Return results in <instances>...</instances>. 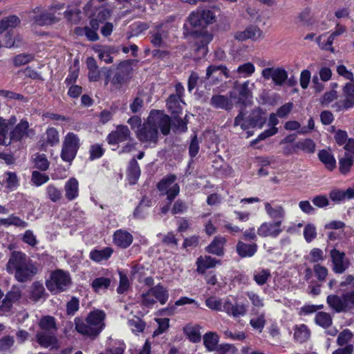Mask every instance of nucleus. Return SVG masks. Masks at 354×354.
<instances>
[{
	"mask_svg": "<svg viewBox=\"0 0 354 354\" xmlns=\"http://www.w3.org/2000/svg\"><path fill=\"white\" fill-rule=\"evenodd\" d=\"M160 129L164 136L169 134L171 131V118L160 111L152 110L147 120L137 131V138L145 147H154L158 142Z\"/></svg>",
	"mask_w": 354,
	"mask_h": 354,
	"instance_id": "f257e3e1",
	"label": "nucleus"
},
{
	"mask_svg": "<svg viewBox=\"0 0 354 354\" xmlns=\"http://www.w3.org/2000/svg\"><path fill=\"white\" fill-rule=\"evenodd\" d=\"M184 35L190 36L196 41L195 50L201 52L204 56L207 53V44L212 40L213 35L206 28V22L203 20L198 12H192L187 18V22L184 24Z\"/></svg>",
	"mask_w": 354,
	"mask_h": 354,
	"instance_id": "f03ea898",
	"label": "nucleus"
},
{
	"mask_svg": "<svg viewBox=\"0 0 354 354\" xmlns=\"http://www.w3.org/2000/svg\"><path fill=\"white\" fill-rule=\"evenodd\" d=\"M6 270L14 274L15 279L19 282L30 280L38 272V268L26 254L15 251L11 253L6 264Z\"/></svg>",
	"mask_w": 354,
	"mask_h": 354,
	"instance_id": "7ed1b4c3",
	"label": "nucleus"
},
{
	"mask_svg": "<svg viewBox=\"0 0 354 354\" xmlns=\"http://www.w3.org/2000/svg\"><path fill=\"white\" fill-rule=\"evenodd\" d=\"M205 305L211 310L223 311L234 318L243 317L248 311V306L245 304H233L229 297L223 300L216 297H209L205 300Z\"/></svg>",
	"mask_w": 354,
	"mask_h": 354,
	"instance_id": "20e7f679",
	"label": "nucleus"
},
{
	"mask_svg": "<svg viewBox=\"0 0 354 354\" xmlns=\"http://www.w3.org/2000/svg\"><path fill=\"white\" fill-rule=\"evenodd\" d=\"M105 314L102 310L91 312L84 323L80 319H75V329L81 334L88 336H97L104 326Z\"/></svg>",
	"mask_w": 354,
	"mask_h": 354,
	"instance_id": "39448f33",
	"label": "nucleus"
},
{
	"mask_svg": "<svg viewBox=\"0 0 354 354\" xmlns=\"http://www.w3.org/2000/svg\"><path fill=\"white\" fill-rule=\"evenodd\" d=\"M264 112L260 107H256L250 113L247 118H245V113L241 111L237 116L234 118V126H241L243 130L249 128H262L266 121V118L263 117Z\"/></svg>",
	"mask_w": 354,
	"mask_h": 354,
	"instance_id": "423d86ee",
	"label": "nucleus"
},
{
	"mask_svg": "<svg viewBox=\"0 0 354 354\" xmlns=\"http://www.w3.org/2000/svg\"><path fill=\"white\" fill-rule=\"evenodd\" d=\"M71 279L68 272L63 270L53 271L46 281L47 289L53 294L65 291L71 285Z\"/></svg>",
	"mask_w": 354,
	"mask_h": 354,
	"instance_id": "0eeeda50",
	"label": "nucleus"
},
{
	"mask_svg": "<svg viewBox=\"0 0 354 354\" xmlns=\"http://www.w3.org/2000/svg\"><path fill=\"white\" fill-rule=\"evenodd\" d=\"M132 63L133 60L131 59L124 60L112 69L111 84L116 88L120 89L123 84L131 80L133 73Z\"/></svg>",
	"mask_w": 354,
	"mask_h": 354,
	"instance_id": "6e6552de",
	"label": "nucleus"
},
{
	"mask_svg": "<svg viewBox=\"0 0 354 354\" xmlns=\"http://www.w3.org/2000/svg\"><path fill=\"white\" fill-rule=\"evenodd\" d=\"M327 302L336 312H345L354 309V291L346 292L342 297L329 295L327 297Z\"/></svg>",
	"mask_w": 354,
	"mask_h": 354,
	"instance_id": "1a4fd4ad",
	"label": "nucleus"
},
{
	"mask_svg": "<svg viewBox=\"0 0 354 354\" xmlns=\"http://www.w3.org/2000/svg\"><path fill=\"white\" fill-rule=\"evenodd\" d=\"M80 148V139L74 133H68L63 142L61 157L64 161L71 162L76 156Z\"/></svg>",
	"mask_w": 354,
	"mask_h": 354,
	"instance_id": "9d476101",
	"label": "nucleus"
},
{
	"mask_svg": "<svg viewBox=\"0 0 354 354\" xmlns=\"http://www.w3.org/2000/svg\"><path fill=\"white\" fill-rule=\"evenodd\" d=\"M250 82L248 80L242 84L237 81L234 82L233 91L229 93L232 99L236 100V103L246 106L251 103L252 99V92L249 88Z\"/></svg>",
	"mask_w": 354,
	"mask_h": 354,
	"instance_id": "9b49d317",
	"label": "nucleus"
},
{
	"mask_svg": "<svg viewBox=\"0 0 354 354\" xmlns=\"http://www.w3.org/2000/svg\"><path fill=\"white\" fill-rule=\"evenodd\" d=\"M266 80L272 79L275 86H282L288 78V72L283 68H266L261 72Z\"/></svg>",
	"mask_w": 354,
	"mask_h": 354,
	"instance_id": "f8f14e48",
	"label": "nucleus"
},
{
	"mask_svg": "<svg viewBox=\"0 0 354 354\" xmlns=\"http://www.w3.org/2000/svg\"><path fill=\"white\" fill-rule=\"evenodd\" d=\"M158 189L162 194L167 196V199L170 202L172 201L180 192V187L175 182V178H162L158 184Z\"/></svg>",
	"mask_w": 354,
	"mask_h": 354,
	"instance_id": "ddd939ff",
	"label": "nucleus"
},
{
	"mask_svg": "<svg viewBox=\"0 0 354 354\" xmlns=\"http://www.w3.org/2000/svg\"><path fill=\"white\" fill-rule=\"evenodd\" d=\"M345 99L342 102H335L332 106L337 111L348 109L354 106V84L346 83L343 88Z\"/></svg>",
	"mask_w": 354,
	"mask_h": 354,
	"instance_id": "4468645a",
	"label": "nucleus"
},
{
	"mask_svg": "<svg viewBox=\"0 0 354 354\" xmlns=\"http://www.w3.org/2000/svg\"><path fill=\"white\" fill-rule=\"evenodd\" d=\"M282 232L280 221L264 222L257 230V234L262 237H277Z\"/></svg>",
	"mask_w": 354,
	"mask_h": 354,
	"instance_id": "2eb2a0df",
	"label": "nucleus"
},
{
	"mask_svg": "<svg viewBox=\"0 0 354 354\" xmlns=\"http://www.w3.org/2000/svg\"><path fill=\"white\" fill-rule=\"evenodd\" d=\"M263 37L262 30L257 26L251 25L248 26L245 30L239 31L234 33L235 39L243 41L246 39L256 41Z\"/></svg>",
	"mask_w": 354,
	"mask_h": 354,
	"instance_id": "dca6fc26",
	"label": "nucleus"
},
{
	"mask_svg": "<svg viewBox=\"0 0 354 354\" xmlns=\"http://www.w3.org/2000/svg\"><path fill=\"white\" fill-rule=\"evenodd\" d=\"M131 135L130 130L127 126L119 125L115 131L111 132L106 140L109 145H116L119 142L127 140Z\"/></svg>",
	"mask_w": 354,
	"mask_h": 354,
	"instance_id": "f3484780",
	"label": "nucleus"
},
{
	"mask_svg": "<svg viewBox=\"0 0 354 354\" xmlns=\"http://www.w3.org/2000/svg\"><path fill=\"white\" fill-rule=\"evenodd\" d=\"M21 297V290L17 287H13L9 291L4 299L2 304L0 306V315L9 312L12 306V304L17 302Z\"/></svg>",
	"mask_w": 354,
	"mask_h": 354,
	"instance_id": "a211bd4d",
	"label": "nucleus"
},
{
	"mask_svg": "<svg viewBox=\"0 0 354 354\" xmlns=\"http://www.w3.org/2000/svg\"><path fill=\"white\" fill-rule=\"evenodd\" d=\"M265 210L269 218L273 219L274 221H280L282 224L286 216V211L282 205L276 204L273 201L266 202L265 203Z\"/></svg>",
	"mask_w": 354,
	"mask_h": 354,
	"instance_id": "6ab92c4d",
	"label": "nucleus"
},
{
	"mask_svg": "<svg viewBox=\"0 0 354 354\" xmlns=\"http://www.w3.org/2000/svg\"><path fill=\"white\" fill-rule=\"evenodd\" d=\"M133 237L127 230L120 229L116 230L113 235V243L120 248H127L133 243Z\"/></svg>",
	"mask_w": 354,
	"mask_h": 354,
	"instance_id": "aec40b11",
	"label": "nucleus"
},
{
	"mask_svg": "<svg viewBox=\"0 0 354 354\" xmlns=\"http://www.w3.org/2000/svg\"><path fill=\"white\" fill-rule=\"evenodd\" d=\"M330 257L333 263V270L337 273L344 272L348 266V263L345 259L344 253L333 249L330 252Z\"/></svg>",
	"mask_w": 354,
	"mask_h": 354,
	"instance_id": "412c9836",
	"label": "nucleus"
},
{
	"mask_svg": "<svg viewBox=\"0 0 354 354\" xmlns=\"http://www.w3.org/2000/svg\"><path fill=\"white\" fill-rule=\"evenodd\" d=\"M28 122L25 120H21L14 129L10 133V140L13 142H19L22 140L24 136H28Z\"/></svg>",
	"mask_w": 354,
	"mask_h": 354,
	"instance_id": "4be33fe9",
	"label": "nucleus"
},
{
	"mask_svg": "<svg viewBox=\"0 0 354 354\" xmlns=\"http://www.w3.org/2000/svg\"><path fill=\"white\" fill-rule=\"evenodd\" d=\"M36 337L37 342L44 348L53 349L59 347L57 337L51 333L44 331L38 333Z\"/></svg>",
	"mask_w": 354,
	"mask_h": 354,
	"instance_id": "5701e85b",
	"label": "nucleus"
},
{
	"mask_svg": "<svg viewBox=\"0 0 354 354\" xmlns=\"http://www.w3.org/2000/svg\"><path fill=\"white\" fill-rule=\"evenodd\" d=\"M232 98L223 95H213L210 99L209 104L215 109H221L230 111L233 107Z\"/></svg>",
	"mask_w": 354,
	"mask_h": 354,
	"instance_id": "b1692460",
	"label": "nucleus"
},
{
	"mask_svg": "<svg viewBox=\"0 0 354 354\" xmlns=\"http://www.w3.org/2000/svg\"><path fill=\"white\" fill-rule=\"evenodd\" d=\"M196 264V271L199 274H203L206 270L214 268L217 264L220 265L221 261L210 256H201L197 259Z\"/></svg>",
	"mask_w": 354,
	"mask_h": 354,
	"instance_id": "393cba45",
	"label": "nucleus"
},
{
	"mask_svg": "<svg viewBox=\"0 0 354 354\" xmlns=\"http://www.w3.org/2000/svg\"><path fill=\"white\" fill-rule=\"evenodd\" d=\"M226 243V239L221 236L214 237L210 244L206 247V252L217 255L223 256L224 254V245Z\"/></svg>",
	"mask_w": 354,
	"mask_h": 354,
	"instance_id": "a878e982",
	"label": "nucleus"
},
{
	"mask_svg": "<svg viewBox=\"0 0 354 354\" xmlns=\"http://www.w3.org/2000/svg\"><path fill=\"white\" fill-rule=\"evenodd\" d=\"M113 252V250L110 247H106L102 250H93L89 254V257L93 261L100 263L109 259Z\"/></svg>",
	"mask_w": 354,
	"mask_h": 354,
	"instance_id": "bb28decb",
	"label": "nucleus"
},
{
	"mask_svg": "<svg viewBox=\"0 0 354 354\" xmlns=\"http://www.w3.org/2000/svg\"><path fill=\"white\" fill-rule=\"evenodd\" d=\"M47 294L43 284L40 282L35 281L30 287V299L34 301H38L40 299H45Z\"/></svg>",
	"mask_w": 354,
	"mask_h": 354,
	"instance_id": "cd10ccee",
	"label": "nucleus"
},
{
	"mask_svg": "<svg viewBox=\"0 0 354 354\" xmlns=\"http://www.w3.org/2000/svg\"><path fill=\"white\" fill-rule=\"evenodd\" d=\"M86 65L88 69V80L91 82H97L100 78V72L96 60L93 57H88L86 59Z\"/></svg>",
	"mask_w": 354,
	"mask_h": 354,
	"instance_id": "c85d7f7f",
	"label": "nucleus"
},
{
	"mask_svg": "<svg viewBox=\"0 0 354 354\" xmlns=\"http://www.w3.org/2000/svg\"><path fill=\"white\" fill-rule=\"evenodd\" d=\"M79 194V183L75 178H71L65 185V196L69 201L75 199Z\"/></svg>",
	"mask_w": 354,
	"mask_h": 354,
	"instance_id": "c756f323",
	"label": "nucleus"
},
{
	"mask_svg": "<svg viewBox=\"0 0 354 354\" xmlns=\"http://www.w3.org/2000/svg\"><path fill=\"white\" fill-rule=\"evenodd\" d=\"M257 244H246L239 241L236 245V251L241 257H252L257 252Z\"/></svg>",
	"mask_w": 354,
	"mask_h": 354,
	"instance_id": "7c9ffc66",
	"label": "nucleus"
},
{
	"mask_svg": "<svg viewBox=\"0 0 354 354\" xmlns=\"http://www.w3.org/2000/svg\"><path fill=\"white\" fill-rule=\"evenodd\" d=\"M20 23L21 20L17 15H12L3 17L0 21V34H2L10 28H16Z\"/></svg>",
	"mask_w": 354,
	"mask_h": 354,
	"instance_id": "2f4dec72",
	"label": "nucleus"
},
{
	"mask_svg": "<svg viewBox=\"0 0 354 354\" xmlns=\"http://www.w3.org/2000/svg\"><path fill=\"white\" fill-rule=\"evenodd\" d=\"M319 160L329 169L333 170L336 166V160L333 154L325 149L320 150L318 153Z\"/></svg>",
	"mask_w": 354,
	"mask_h": 354,
	"instance_id": "473e14b6",
	"label": "nucleus"
},
{
	"mask_svg": "<svg viewBox=\"0 0 354 354\" xmlns=\"http://www.w3.org/2000/svg\"><path fill=\"white\" fill-rule=\"evenodd\" d=\"M271 277V272L269 269L259 268L253 272V279L259 286H263Z\"/></svg>",
	"mask_w": 354,
	"mask_h": 354,
	"instance_id": "72a5a7b5",
	"label": "nucleus"
},
{
	"mask_svg": "<svg viewBox=\"0 0 354 354\" xmlns=\"http://www.w3.org/2000/svg\"><path fill=\"white\" fill-rule=\"evenodd\" d=\"M310 332L305 324L297 325L295 328V339L299 342H304L310 337Z\"/></svg>",
	"mask_w": 354,
	"mask_h": 354,
	"instance_id": "f704fd0d",
	"label": "nucleus"
},
{
	"mask_svg": "<svg viewBox=\"0 0 354 354\" xmlns=\"http://www.w3.org/2000/svg\"><path fill=\"white\" fill-rule=\"evenodd\" d=\"M156 301H158L162 305L165 304L169 299L167 290L160 284L152 288Z\"/></svg>",
	"mask_w": 354,
	"mask_h": 354,
	"instance_id": "c9c22d12",
	"label": "nucleus"
},
{
	"mask_svg": "<svg viewBox=\"0 0 354 354\" xmlns=\"http://www.w3.org/2000/svg\"><path fill=\"white\" fill-rule=\"evenodd\" d=\"M46 138L45 142L42 144L41 147H44L46 145L54 146L59 143V133L55 128H48L46 132Z\"/></svg>",
	"mask_w": 354,
	"mask_h": 354,
	"instance_id": "e433bc0d",
	"label": "nucleus"
},
{
	"mask_svg": "<svg viewBox=\"0 0 354 354\" xmlns=\"http://www.w3.org/2000/svg\"><path fill=\"white\" fill-rule=\"evenodd\" d=\"M162 25L159 24L156 26V31L151 32L150 41L154 47H162L165 44L162 37V32L160 29Z\"/></svg>",
	"mask_w": 354,
	"mask_h": 354,
	"instance_id": "4c0bfd02",
	"label": "nucleus"
},
{
	"mask_svg": "<svg viewBox=\"0 0 354 354\" xmlns=\"http://www.w3.org/2000/svg\"><path fill=\"white\" fill-rule=\"evenodd\" d=\"M245 295L251 302L254 310H259L265 306L263 297L254 291H248Z\"/></svg>",
	"mask_w": 354,
	"mask_h": 354,
	"instance_id": "58836bf2",
	"label": "nucleus"
},
{
	"mask_svg": "<svg viewBox=\"0 0 354 354\" xmlns=\"http://www.w3.org/2000/svg\"><path fill=\"white\" fill-rule=\"evenodd\" d=\"M218 342V337L214 333H207L203 337V343L208 351H214L216 349Z\"/></svg>",
	"mask_w": 354,
	"mask_h": 354,
	"instance_id": "ea45409f",
	"label": "nucleus"
},
{
	"mask_svg": "<svg viewBox=\"0 0 354 354\" xmlns=\"http://www.w3.org/2000/svg\"><path fill=\"white\" fill-rule=\"evenodd\" d=\"M187 115L185 119H182L179 116L174 117V122L171 123V128L175 133H183L187 131V120H186Z\"/></svg>",
	"mask_w": 354,
	"mask_h": 354,
	"instance_id": "a19ab883",
	"label": "nucleus"
},
{
	"mask_svg": "<svg viewBox=\"0 0 354 354\" xmlns=\"http://www.w3.org/2000/svg\"><path fill=\"white\" fill-rule=\"evenodd\" d=\"M295 147L306 153H313L315 150V143L312 139L308 138L296 142Z\"/></svg>",
	"mask_w": 354,
	"mask_h": 354,
	"instance_id": "79ce46f5",
	"label": "nucleus"
},
{
	"mask_svg": "<svg viewBox=\"0 0 354 354\" xmlns=\"http://www.w3.org/2000/svg\"><path fill=\"white\" fill-rule=\"evenodd\" d=\"M184 330L190 341L193 342H198L201 341V335L198 326H187L185 327Z\"/></svg>",
	"mask_w": 354,
	"mask_h": 354,
	"instance_id": "37998d69",
	"label": "nucleus"
},
{
	"mask_svg": "<svg viewBox=\"0 0 354 354\" xmlns=\"http://www.w3.org/2000/svg\"><path fill=\"white\" fill-rule=\"evenodd\" d=\"M315 322L317 325L323 328H327L332 324V317L327 313L319 312L316 314Z\"/></svg>",
	"mask_w": 354,
	"mask_h": 354,
	"instance_id": "c03bdc74",
	"label": "nucleus"
},
{
	"mask_svg": "<svg viewBox=\"0 0 354 354\" xmlns=\"http://www.w3.org/2000/svg\"><path fill=\"white\" fill-rule=\"evenodd\" d=\"M54 17L53 15L44 12L35 16L33 19L35 23L42 26L51 24L53 22Z\"/></svg>",
	"mask_w": 354,
	"mask_h": 354,
	"instance_id": "a18cd8bd",
	"label": "nucleus"
},
{
	"mask_svg": "<svg viewBox=\"0 0 354 354\" xmlns=\"http://www.w3.org/2000/svg\"><path fill=\"white\" fill-rule=\"evenodd\" d=\"M250 324L254 330L261 333L266 325L264 313H260L257 317L252 318L250 321Z\"/></svg>",
	"mask_w": 354,
	"mask_h": 354,
	"instance_id": "49530a36",
	"label": "nucleus"
},
{
	"mask_svg": "<svg viewBox=\"0 0 354 354\" xmlns=\"http://www.w3.org/2000/svg\"><path fill=\"white\" fill-rule=\"evenodd\" d=\"M128 324L129 328L134 333L142 332L145 327V323L136 316H133L131 319H129Z\"/></svg>",
	"mask_w": 354,
	"mask_h": 354,
	"instance_id": "de8ad7c7",
	"label": "nucleus"
},
{
	"mask_svg": "<svg viewBox=\"0 0 354 354\" xmlns=\"http://www.w3.org/2000/svg\"><path fill=\"white\" fill-rule=\"evenodd\" d=\"M316 226L313 223H308L304 228V237L306 242L310 243L317 237Z\"/></svg>",
	"mask_w": 354,
	"mask_h": 354,
	"instance_id": "09e8293b",
	"label": "nucleus"
},
{
	"mask_svg": "<svg viewBox=\"0 0 354 354\" xmlns=\"http://www.w3.org/2000/svg\"><path fill=\"white\" fill-rule=\"evenodd\" d=\"M111 280L106 277H99L94 279L91 283L93 288L95 292H99L109 288Z\"/></svg>",
	"mask_w": 354,
	"mask_h": 354,
	"instance_id": "8fccbe9b",
	"label": "nucleus"
},
{
	"mask_svg": "<svg viewBox=\"0 0 354 354\" xmlns=\"http://www.w3.org/2000/svg\"><path fill=\"white\" fill-rule=\"evenodd\" d=\"M255 71V67L251 62H247L240 65L236 72L239 75V77H246L250 76Z\"/></svg>",
	"mask_w": 354,
	"mask_h": 354,
	"instance_id": "3c124183",
	"label": "nucleus"
},
{
	"mask_svg": "<svg viewBox=\"0 0 354 354\" xmlns=\"http://www.w3.org/2000/svg\"><path fill=\"white\" fill-rule=\"evenodd\" d=\"M339 170L342 174L346 175L349 171L351 167L353 164V159L352 156H348L346 153L345 157L339 159Z\"/></svg>",
	"mask_w": 354,
	"mask_h": 354,
	"instance_id": "603ef678",
	"label": "nucleus"
},
{
	"mask_svg": "<svg viewBox=\"0 0 354 354\" xmlns=\"http://www.w3.org/2000/svg\"><path fill=\"white\" fill-rule=\"evenodd\" d=\"M326 259V255L324 253V251L319 248H313L308 257V259L311 263H317L319 261H323Z\"/></svg>",
	"mask_w": 354,
	"mask_h": 354,
	"instance_id": "864d4df0",
	"label": "nucleus"
},
{
	"mask_svg": "<svg viewBox=\"0 0 354 354\" xmlns=\"http://www.w3.org/2000/svg\"><path fill=\"white\" fill-rule=\"evenodd\" d=\"M141 304L148 308L152 307L156 303V299L152 288L141 295Z\"/></svg>",
	"mask_w": 354,
	"mask_h": 354,
	"instance_id": "5fc2aeb1",
	"label": "nucleus"
},
{
	"mask_svg": "<svg viewBox=\"0 0 354 354\" xmlns=\"http://www.w3.org/2000/svg\"><path fill=\"white\" fill-rule=\"evenodd\" d=\"M39 326L42 330L46 331L55 330V322L53 317L45 316L39 322Z\"/></svg>",
	"mask_w": 354,
	"mask_h": 354,
	"instance_id": "6e6d98bb",
	"label": "nucleus"
},
{
	"mask_svg": "<svg viewBox=\"0 0 354 354\" xmlns=\"http://www.w3.org/2000/svg\"><path fill=\"white\" fill-rule=\"evenodd\" d=\"M125 344L121 342H115L111 347H109L104 352L98 354H123Z\"/></svg>",
	"mask_w": 354,
	"mask_h": 354,
	"instance_id": "4d7b16f0",
	"label": "nucleus"
},
{
	"mask_svg": "<svg viewBox=\"0 0 354 354\" xmlns=\"http://www.w3.org/2000/svg\"><path fill=\"white\" fill-rule=\"evenodd\" d=\"M34 59L31 54L21 53L14 57L13 62L15 66H20L29 63Z\"/></svg>",
	"mask_w": 354,
	"mask_h": 354,
	"instance_id": "13d9d810",
	"label": "nucleus"
},
{
	"mask_svg": "<svg viewBox=\"0 0 354 354\" xmlns=\"http://www.w3.org/2000/svg\"><path fill=\"white\" fill-rule=\"evenodd\" d=\"M221 71V73L226 77H228V69L226 66L223 65H210L207 67L206 71V79H209L211 75L215 73L216 71Z\"/></svg>",
	"mask_w": 354,
	"mask_h": 354,
	"instance_id": "bf43d9fd",
	"label": "nucleus"
},
{
	"mask_svg": "<svg viewBox=\"0 0 354 354\" xmlns=\"http://www.w3.org/2000/svg\"><path fill=\"white\" fill-rule=\"evenodd\" d=\"M34 162L35 167L41 171L46 170L49 167V162L44 154H38Z\"/></svg>",
	"mask_w": 354,
	"mask_h": 354,
	"instance_id": "052dcab7",
	"label": "nucleus"
},
{
	"mask_svg": "<svg viewBox=\"0 0 354 354\" xmlns=\"http://www.w3.org/2000/svg\"><path fill=\"white\" fill-rule=\"evenodd\" d=\"M127 171L130 177H140V169L137 160L135 158H132L130 160Z\"/></svg>",
	"mask_w": 354,
	"mask_h": 354,
	"instance_id": "680f3d73",
	"label": "nucleus"
},
{
	"mask_svg": "<svg viewBox=\"0 0 354 354\" xmlns=\"http://www.w3.org/2000/svg\"><path fill=\"white\" fill-rule=\"evenodd\" d=\"M120 274V283L119 286L117 289V292L120 294H122L127 291V290L130 287V282L128 277L126 274H123L122 272H119Z\"/></svg>",
	"mask_w": 354,
	"mask_h": 354,
	"instance_id": "e2e57ef3",
	"label": "nucleus"
},
{
	"mask_svg": "<svg viewBox=\"0 0 354 354\" xmlns=\"http://www.w3.org/2000/svg\"><path fill=\"white\" fill-rule=\"evenodd\" d=\"M89 153L90 160H93L102 157L104 153V149L102 148V145L95 144L91 146Z\"/></svg>",
	"mask_w": 354,
	"mask_h": 354,
	"instance_id": "0e129e2a",
	"label": "nucleus"
},
{
	"mask_svg": "<svg viewBox=\"0 0 354 354\" xmlns=\"http://www.w3.org/2000/svg\"><path fill=\"white\" fill-rule=\"evenodd\" d=\"M47 194L53 202H57L62 198V192L53 185H48Z\"/></svg>",
	"mask_w": 354,
	"mask_h": 354,
	"instance_id": "69168bd1",
	"label": "nucleus"
},
{
	"mask_svg": "<svg viewBox=\"0 0 354 354\" xmlns=\"http://www.w3.org/2000/svg\"><path fill=\"white\" fill-rule=\"evenodd\" d=\"M329 197L333 201L337 203L346 199L345 191L337 189L332 190L329 193Z\"/></svg>",
	"mask_w": 354,
	"mask_h": 354,
	"instance_id": "338daca9",
	"label": "nucleus"
},
{
	"mask_svg": "<svg viewBox=\"0 0 354 354\" xmlns=\"http://www.w3.org/2000/svg\"><path fill=\"white\" fill-rule=\"evenodd\" d=\"M352 337V333L348 329H345L338 335L337 342L339 346H343L350 342Z\"/></svg>",
	"mask_w": 354,
	"mask_h": 354,
	"instance_id": "774afa93",
	"label": "nucleus"
}]
</instances>
